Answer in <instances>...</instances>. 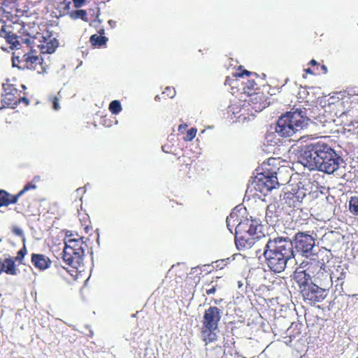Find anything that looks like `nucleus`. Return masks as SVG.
<instances>
[{"mask_svg":"<svg viewBox=\"0 0 358 358\" xmlns=\"http://www.w3.org/2000/svg\"><path fill=\"white\" fill-rule=\"evenodd\" d=\"M300 293L305 301L310 303L322 302L327 296V289L313 282L295 280Z\"/></svg>","mask_w":358,"mask_h":358,"instance_id":"1a4fd4ad","label":"nucleus"},{"mask_svg":"<svg viewBox=\"0 0 358 358\" xmlns=\"http://www.w3.org/2000/svg\"><path fill=\"white\" fill-rule=\"evenodd\" d=\"M222 317V310L217 306H210L204 312L201 334L207 344L217 340L216 330Z\"/></svg>","mask_w":358,"mask_h":358,"instance_id":"423d86ee","label":"nucleus"},{"mask_svg":"<svg viewBox=\"0 0 358 358\" xmlns=\"http://www.w3.org/2000/svg\"><path fill=\"white\" fill-rule=\"evenodd\" d=\"M243 93L248 96L254 94L259 90V85L254 78L248 79L246 81H241Z\"/></svg>","mask_w":358,"mask_h":358,"instance_id":"bb28decb","label":"nucleus"},{"mask_svg":"<svg viewBox=\"0 0 358 358\" xmlns=\"http://www.w3.org/2000/svg\"><path fill=\"white\" fill-rule=\"evenodd\" d=\"M231 78L229 77H227L226 79H225V82H224V84L225 85H231V83H230L231 82Z\"/></svg>","mask_w":358,"mask_h":358,"instance_id":"de8ad7c7","label":"nucleus"},{"mask_svg":"<svg viewBox=\"0 0 358 358\" xmlns=\"http://www.w3.org/2000/svg\"><path fill=\"white\" fill-rule=\"evenodd\" d=\"M61 98L62 95L60 94V92H59L57 95H52L49 97V101L52 103L54 110H57L60 108L59 101Z\"/></svg>","mask_w":358,"mask_h":358,"instance_id":"72a5a7b5","label":"nucleus"},{"mask_svg":"<svg viewBox=\"0 0 358 358\" xmlns=\"http://www.w3.org/2000/svg\"><path fill=\"white\" fill-rule=\"evenodd\" d=\"M347 271L346 268L341 264H339L336 266L334 271L330 274V282H332L334 278L336 279V281H341L340 285L341 287V289H343V285L344 283V280L346 277Z\"/></svg>","mask_w":358,"mask_h":358,"instance_id":"393cba45","label":"nucleus"},{"mask_svg":"<svg viewBox=\"0 0 358 358\" xmlns=\"http://www.w3.org/2000/svg\"><path fill=\"white\" fill-rule=\"evenodd\" d=\"M31 261L34 267L40 271L50 268L52 263L50 259L43 254L33 253Z\"/></svg>","mask_w":358,"mask_h":358,"instance_id":"412c9836","label":"nucleus"},{"mask_svg":"<svg viewBox=\"0 0 358 358\" xmlns=\"http://www.w3.org/2000/svg\"><path fill=\"white\" fill-rule=\"evenodd\" d=\"M197 129L196 128H191L189 129L186 135L183 137L185 141H191L196 136Z\"/></svg>","mask_w":358,"mask_h":358,"instance_id":"c9c22d12","label":"nucleus"},{"mask_svg":"<svg viewBox=\"0 0 358 358\" xmlns=\"http://www.w3.org/2000/svg\"><path fill=\"white\" fill-rule=\"evenodd\" d=\"M32 38L33 44L40 49L41 54H52L59 45L57 39L48 30L37 32Z\"/></svg>","mask_w":358,"mask_h":358,"instance_id":"9b49d317","label":"nucleus"},{"mask_svg":"<svg viewBox=\"0 0 358 358\" xmlns=\"http://www.w3.org/2000/svg\"><path fill=\"white\" fill-rule=\"evenodd\" d=\"M17 271L18 269L12 257L5 258L3 260L0 258V275L4 272L8 275H16Z\"/></svg>","mask_w":358,"mask_h":358,"instance_id":"4be33fe9","label":"nucleus"},{"mask_svg":"<svg viewBox=\"0 0 358 358\" xmlns=\"http://www.w3.org/2000/svg\"><path fill=\"white\" fill-rule=\"evenodd\" d=\"M261 225L255 220H242L236 227L235 243L238 250L252 248L262 237ZM262 237L265 238L264 235Z\"/></svg>","mask_w":358,"mask_h":358,"instance_id":"20e7f679","label":"nucleus"},{"mask_svg":"<svg viewBox=\"0 0 358 358\" xmlns=\"http://www.w3.org/2000/svg\"><path fill=\"white\" fill-rule=\"evenodd\" d=\"M305 166L310 169H316L327 174L337 171L342 158L326 143H315L308 145L302 154Z\"/></svg>","mask_w":358,"mask_h":358,"instance_id":"f257e3e1","label":"nucleus"},{"mask_svg":"<svg viewBox=\"0 0 358 358\" xmlns=\"http://www.w3.org/2000/svg\"><path fill=\"white\" fill-rule=\"evenodd\" d=\"M298 327V324H292V325L290 326V327L288 329V331H290L291 329H294V328H296Z\"/></svg>","mask_w":358,"mask_h":358,"instance_id":"8fccbe9b","label":"nucleus"},{"mask_svg":"<svg viewBox=\"0 0 358 358\" xmlns=\"http://www.w3.org/2000/svg\"><path fill=\"white\" fill-rule=\"evenodd\" d=\"M255 182V189L264 195H266L272 189H276L280 186V182L276 176L264 174V173L257 174Z\"/></svg>","mask_w":358,"mask_h":358,"instance_id":"f8f14e48","label":"nucleus"},{"mask_svg":"<svg viewBox=\"0 0 358 358\" xmlns=\"http://www.w3.org/2000/svg\"><path fill=\"white\" fill-rule=\"evenodd\" d=\"M87 245L83 238H69L65 241V247L63 250L62 258L64 262L73 268H78L83 262L85 248Z\"/></svg>","mask_w":358,"mask_h":358,"instance_id":"0eeeda50","label":"nucleus"},{"mask_svg":"<svg viewBox=\"0 0 358 358\" xmlns=\"http://www.w3.org/2000/svg\"><path fill=\"white\" fill-rule=\"evenodd\" d=\"M328 106L331 113H333L334 116L337 117L350 115L345 106V100L344 96L341 99H338L334 102L329 103Z\"/></svg>","mask_w":358,"mask_h":358,"instance_id":"aec40b11","label":"nucleus"},{"mask_svg":"<svg viewBox=\"0 0 358 358\" xmlns=\"http://www.w3.org/2000/svg\"><path fill=\"white\" fill-rule=\"evenodd\" d=\"M248 99L243 101L239 110H236L238 106L234 104V114H239L244 115L245 114L252 113V110L255 112H260L268 106L267 97L260 92H255L254 94L249 95Z\"/></svg>","mask_w":358,"mask_h":358,"instance_id":"9d476101","label":"nucleus"},{"mask_svg":"<svg viewBox=\"0 0 358 358\" xmlns=\"http://www.w3.org/2000/svg\"><path fill=\"white\" fill-rule=\"evenodd\" d=\"M70 1L64 0L62 2H61L59 3V7L62 9V11H60L59 15L64 16L67 15L73 20L80 19L85 22H87L89 21L87 13L85 10L76 9L70 10Z\"/></svg>","mask_w":358,"mask_h":358,"instance_id":"2eb2a0df","label":"nucleus"},{"mask_svg":"<svg viewBox=\"0 0 358 358\" xmlns=\"http://www.w3.org/2000/svg\"><path fill=\"white\" fill-rule=\"evenodd\" d=\"M308 118L303 109H292L282 115L278 122L276 132L282 137H289L308 124Z\"/></svg>","mask_w":358,"mask_h":358,"instance_id":"39448f33","label":"nucleus"},{"mask_svg":"<svg viewBox=\"0 0 358 358\" xmlns=\"http://www.w3.org/2000/svg\"><path fill=\"white\" fill-rule=\"evenodd\" d=\"M216 287H217V285H213V286L210 287V288H206V294L210 295V294H214L217 289Z\"/></svg>","mask_w":358,"mask_h":358,"instance_id":"79ce46f5","label":"nucleus"},{"mask_svg":"<svg viewBox=\"0 0 358 358\" xmlns=\"http://www.w3.org/2000/svg\"><path fill=\"white\" fill-rule=\"evenodd\" d=\"M358 358V357H357Z\"/></svg>","mask_w":358,"mask_h":358,"instance_id":"4d7b16f0","label":"nucleus"},{"mask_svg":"<svg viewBox=\"0 0 358 358\" xmlns=\"http://www.w3.org/2000/svg\"><path fill=\"white\" fill-rule=\"evenodd\" d=\"M234 217H235V215H234V213H231L229 216H228L227 217V227L229 228V229L231 231V220H233V222H234Z\"/></svg>","mask_w":358,"mask_h":358,"instance_id":"58836bf2","label":"nucleus"},{"mask_svg":"<svg viewBox=\"0 0 358 358\" xmlns=\"http://www.w3.org/2000/svg\"><path fill=\"white\" fill-rule=\"evenodd\" d=\"M36 185L34 183H27L22 190L17 194L12 195L5 190H0V207L8 206L10 204L16 203L18 199L26 192L30 189H34Z\"/></svg>","mask_w":358,"mask_h":358,"instance_id":"dca6fc26","label":"nucleus"},{"mask_svg":"<svg viewBox=\"0 0 358 358\" xmlns=\"http://www.w3.org/2000/svg\"><path fill=\"white\" fill-rule=\"evenodd\" d=\"M326 267L325 262L320 259L318 255L315 257L303 261L301 266L295 271L294 280L310 281L317 273Z\"/></svg>","mask_w":358,"mask_h":358,"instance_id":"6e6552de","label":"nucleus"},{"mask_svg":"<svg viewBox=\"0 0 358 358\" xmlns=\"http://www.w3.org/2000/svg\"><path fill=\"white\" fill-rule=\"evenodd\" d=\"M80 191H82V189L81 188H78L76 189V192L78 193Z\"/></svg>","mask_w":358,"mask_h":358,"instance_id":"864d4df0","label":"nucleus"},{"mask_svg":"<svg viewBox=\"0 0 358 358\" xmlns=\"http://www.w3.org/2000/svg\"><path fill=\"white\" fill-rule=\"evenodd\" d=\"M108 109L113 114L117 115L122 108L120 102L117 100H114L110 103Z\"/></svg>","mask_w":358,"mask_h":358,"instance_id":"2f4dec72","label":"nucleus"},{"mask_svg":"<svg viewBox=\"0 0 358 358\" xmlns=\"http://www.w3.org/2000/svg\"><path fill=\"white\" fill-rule=\"evenodd\" d=\"M26 23L22 20H8L3 22L0 29L3 30V32L6 31L7 34H10L21 38L22 34L30 35Z\"/></svg>","mask_w":358,"mask_h":358,"instance_id":"4468645a","label":"nucleus"},{"mask_svg":"<svg viewBox=\"0 0 358 358\" xmlns=\"http://www.w3.org/2000/svg\"><path fill=\"white\" fill-rule=\"evenodd\" d=\"M345 106L350 115H353L354 112L358 111V94L345 95Z\"/></svg>","mask_w":358,"mask_h":358,"instance_id":"cd10ccee","label":"nucleus"},{"mask_svg":"<svg viewBox=\"0 0 358 358\" xmlns=\"http://www.w3.org/2000/svg\"><path fill=\"white\" fill-rule=\"evenodd\" d=\"M166 147H167V146H166V145H163V146L162 147V150H163L164 152H167V153H168V152H169L170 151H169V150H166Z\"/></svg>","mask_w":358,"mask_h":358,"instance_id":"603ef678","label":"nucleus"},{"mask_svg":"<svg viewBox=\"0 0 358 358\" xmlns=\"http://www.w3.org/2000/svg\"><path fill=\"white\" fill-rule=\"evenodd\" d=\"M243 76H250V77L254 76L256 78L257 77V75L256 73H252L248 70L242 69V66H240L238 69V71H237L233 74V76L235 78L234 80H233V83H234V87H238V82H239L238 78H243Z\"/></svg>","mask_w":358,"mask_h":358,"instance_id":"c756f323","label":"nucleus"},{"mask_svg":"<svg viewBox=\"0 0 358 358\" xmlns=\"http://www.w3.org/2000/svg\"><path fill=\"white\" fill-rule=\"evenodd\" d=\"M12 64L14 67L19 69L34 71L39 74L45 73L49 67V64L28 43L15 52H13Z\"/></svg>","mask_w":358,"mask_h":358,"instance_id":"7ed1b4c3","label":"nucleus"},{"mask_svg":"<svg viewBox=\"0 0 358 358\" xmlns=\"http://www.w3.org/2000/svg\"><path fill=\"white\" fill-rule=\"evenodd\" d=\"M4 17H7V14L4 10V8L0 6V21L4 22L3 19Z\"/></svg>","mask_w":358,"mask_h":358,"instance_id":"37998d69","label":"nucleus"},{"mask_svg":"<svg viewBox=\"0 0 358 358\" xmlns=\"http://www.w3.org/2000/svg\"><path fill=\"white\" fill-rule=\"evenodd\" d=\"M264 256L269 268L275 273H280L286 268L288 260L294 257L293 243L285 237L269 238Z\"/></svg>","mask_w":358,"mask_h":358,"instance_id":"f03ea898","label":"nucleus"},{"mask_svg":"<svg viewBox=\"0 0 358 358\" xmlns=\"http://www.w3.org/2000/svg\"><path fill=\"white\" fill-rule=\"evenodd\" d=\"M309 64L311 65V66H315L317 67V69H318V66H319V64L317 63V62L315 59H312L309 62ZM317 71V69H316Z\"/></svg>","mask_w":358,"mask_h":358,"instance_id":"49530a36","label":"nucleus"},{"mask_svg":"<svg viewBox=\"0 0 358 358\" xmlns=\"http://www.w3.org/2000/svg\"><path fill=\"white\" fill-rule=\"evenodd\" d=\"M321 68L323 70V73H327V68L326 67V66L322 65Z\"/></svg>","mask_w":358,"mask_h":358,"instance_id":"3c124183","label":"nucleus"},{"mask_svg":"<svg viewBox=\"0 0 358 358\" xmlns=\"http://www.w3.org/2000/svg\"><path fill=\"white\" fill-rule=\"evenodd\" d=\"M54 269L57 275L66 280H68V275L75 279L78 274V268H71V269H69L59 263L54 264Z\"/></svg>","mask_w":358,"mask_h":358,"instance_id":"b1692460","label":"nucleus"},{"mask_svg":"<svg viewBox=\"0 0 358 358\" xmlns=\"http://www.w3.org/2000/svg\"><path fill=\"white\" fill-rule=\"evenodd\" d=\"M310 282H313V283L318 284L320 286H325L326 285H328L330 282V273L327 270V267L317 273Z\"/></svg>","mask_w":358,"mask_h":358,"instance_id":"a878e982","label":"nucleus"},{"mask_svg":"<svg viewBox=\"0 0 358 358\" xmlns=\"http://www.w3.org/2000/svg\"><path fill=\"white\" fill-rule=\"evenodd\" d=\"M187 127V125L186 124H180L178 127V131L180 133H183V131L186 129Z\"/></svg>","mask_w":358,"mask_h":358,"instance_id":"a18cd8bd","label":"nucleus"},{"mask_svg":"<svg viewBox=\"0 0 358 358\" xmlns=\"http://www.w3.org/2000/svg\"><path fill=\"white\" fill-rule=\"evenodd\" d=\"M305 71H306V73L312 74V75H315V74L319 73V72L317 70L312 69H310V68H308V69H305Z\"/></svg>","mask_w":358,"mask_h":358,"instance_id":"c03bdc74","label":"nucleus"},{"mask_svg":"<svg viewBox=\"0 0 358 358\" xmlns=\"http://www.w3.org/2000/svg\"><path fill=\"white\" fill-rule=\"evenodd\" d=\"M73 6L76 8H78L85 4V0H73Z\"/></svg>","mask_w":358,"mask_h":358,"instance_id":"ea45409f","label":"nucleus"},{"mask_svg":"<svg viewBox=\"0 0 358 358\" xmlns=\"http://www.w3.org/2000/svg\"><path fill=\"white\" fill-rule=\"evenodd\" d=\"M294 245L298 252L307 254L311 252L315 245V239L312 236L299 232L294 236Z\"/></svg>","mask_w":358,"mask_h":358,"instance_id":"ddd939ff","label":"nucleus"},{"mask_svg":"<svg viewBox=\"0 0 358 358\" xmlns=\"http://www.w3.org/2000/svg\"><path fill=\"white\" fill-rule=\"evenodd\" d=\"M21 101L24 102L26 104H28V103H29V100H28V99H27V98H25V97H21Z\"/></svg>","mask_w":358,"mask_h":358,"instance_id":"09e8293b","label":"nucleus"},{"mask_svg":"<svg viewBox=\"0 0 358 358\" xmlns=\"http://www.w3.org/2000/svg\"><path fill=\"white\" fill-rule=\"evenodd\" d=\"M300 333H301V332H300L299 331H298L296 332V334H298V335H299V334H300Z\"/></svg>","mask_w":358,"mask_h":358,"instance_id":"5fc2aeb1","label":"nucleus"},{"mask_svg":"<svg viewBox=\"0 0 358 358\" xmlns=\"http://www.w3.org/2000/svg\"><path fill=\"white\" fill-rule=\"evenodd\" d=\"M3 88L4 92L20 96V92L15 87L14 85L11 84L8 80H6V83L3 84Z\"/></svg>","mask_w":358,"mask_h":358,"instance_id":"7c9ffc66","label":"nucleus"},{"mask_svg":"<svg viewBox=\"0 0 358 358\" xmlns=\"http://www.w3.org/2000/svg\"><path fill=\"white\" fill-rule=\"evenodd\" d=\"M20 102L21 96L14 95L6 92H4L2 94L1 100L0 101L1 104H2V108L5 107L15 108Z\"/></svg>","mask_w":358,"mask_h":358,"instance_id":"5701e85b","label":"nucleus"},{"mask_svg":"<svg viewBox=\"0 0 358 358\" xmlns=\"http://www.w3.org/2000/svg\"><path fill=\"white\" fill-rule=\"evenodd\" d=\"M280 158L268 159L267 162L262 164L263 171L262 173L277 176L280 173Z\"/></svg>","mask_w":358,"mask_h":358,"instance_id":"a211bd4d","label":"nucleus"},{"mask_svg":"<svg viewBox=\"0 0 358 358\" xmlns=\"http://www.w3.org/2000/svg\"><path fill=\"white\" fill-rule=\"evenodd\" d=\"M349 210L354 215H358V197L352 196L349 201Z\"/></svg>","mask_w":358,"mask_h":358,"instance_id":"473e14b6","label":"nucleus"},{"mask_svg":"<svg viewBox=\"0 0 358 358\" xmlns=\"http://www.w3.org/2000/svg\"><path fill=\"white\" fill-rule=\"evenodd\" d=\"M27 254V249L24 246L22 248H21L17 253V256L15 258H13L14 259V262L19 261L21 262L22 259L24 257L25 255Z\"/></svg>","mask_w":358,"mask_h":358,"instance_id":"e433bc0d","label":"nucleus"},{"mask_svg":"<svg viewBox=\"0 0 358 358\" xmlns=\"http://www.w3.org/2000/svg\"><path fill=\"white\" fill-rule=\"evenodd\" d=\"M99 33L100 35L93 34L90 38V42L94 48H100L106 45L108 40L107 37L103 36L104 34L103 29H101Z\"/></svg>","mask_w":358,"mask_h":358,"instance_id":"c85d7f7f","label":"nucleus"},{"mask_svg":"<svg viewBox=\"0 0 358 358\" xmlns=\"http://www.w3.org/2000/svg\"><path fill=\"white\" fill-rule=\"evenodd\" d=\"M12 232L17 235V236H22L23 235V232H22V230L17 227H15L12 229Z\"/></svg>","mask_w":358,"mask_h":358,"instance_id":"a19ab883","label":"nucleus"},{"mask_svg":"<svg viewBox=\"0 0 358 358\" xmlns=\"http://www.w3.org/2000/svg\"><path fill=\"white\" fill-rule=\"evenodd\" d=\"M162 94L164 95L166 94V96L169 98H173L176 95V91L174 88L167 87Z\"/></svg>","mask_w":358,"mask_h":358,"instance_id":"4c0bfd02","label":"nucleus"},{"mask_svg":"<svg viewBox=\"0 0 358 358\" xmlns=\"http://www.w3.org/2000/svg\"><path fill=\"white\" fill-rule=\"evenodd\" d=\"M85 228V229H87L88 228V226L86 225Z\"/></svg>","mask_w":358,"mask_h":358,"instance_id":"6e6d98bb","label":"nucleus"},{"mask_svg":"<svg viewBox=\"0 0 358 358\" xmlns=\"http://www.w3.org/2000/svg\"><path fill=\"white\" fill-rule=\"evenodd\" d=\"M289 187L290 185L286 187V192L284 193L283 200L289 207L295 208L302 202V200L305 196V193L296 187H292L290 189H289Z\"/></svg>","mask_w":358,"mask_h":358,"instance_id":"f3484780","label":"nucleus"},{"mask_svg":"<svg viewBox=\"0 0 358 358\" xmlns=\"http://www.w3.org/2000/svg\"><path fill=\"white\" fill-rule=\"evenodd\" d=\"M0 36L5 39L6 43L9 45V48L13 52H15L16 50L21 48L27 43V41L22 40V41H20V37L10 34H7L6 31L3 32L1 29H0Z\"/></svg>","mask_w":358,"mask_h":358,"instance_id":"6ab92c4d","label":"nucleus"},{"mask_svg":"<svg viewBox=\"0 0 358 358\" xmlns=\"http://www.w3.org/2000/svg\"><path fill=\"white\" fill-rule=\"evenodd\" d=\"M178 159L181 167L185 166V168H188L192 164V159H191V157H187V155H182L181 157H179Z\"/></svg>","mask_w":358,"mask_h":358,"instance_id":"f704fd0d","label":"nucleus"}]
</instances>
